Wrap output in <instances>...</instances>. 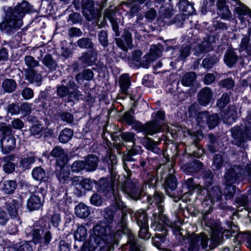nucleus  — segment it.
Returning a JSON list of instances; mask_svg holds the SVG:
<instances>
[{
	"label": "nucleus",
	"mask_w": 251,
	"mask_h": 251,
	"mask_svg": "<svg viewBox=\"0 0 251 251\" xmlns=\"http://www.w3.org/2000/svg\"><path fill=\"white\" fill-rule=\"evenodd\" d=\"M116 188L117 190H115L112 185H110L106 188V190L108 192L111 190L112 191L117 207L121 210L122 213L120 221L118 223L119 229L115 233L112 230L113 235L116 234L118 231L121 232L120 234L117 235L118 240L122 233L127 234L129 236L130 234L132 235L127 227V214L128 213L130 214L131 220L133 221H135L138 226L148 224V218L147 214L145 210H139L136 212L131 211L125 205L124 202L121 201L120 191L132 199H139L142 191L138 184L127 179L124 184L119 182Z\"/></svg>",
	"instance_id": "nucleus-1"
},
{
	"label": "nucleus",
	"mask_w": 251,
	"mask_h": 251,
	"mask_svg": "<svg viewBox=\"0 0 251 251\" xmlns=\"http://www.w3.org/2000/svg\"><path fill=\"white\" fill-rule=\"evenodd\" d=\"M120 233L118 231L113 235L110 226L104 222H100L94 227L93 234L89 241L83 244L81 251H95L96 245L100 247V251H110L112 246L117 243V235Z\"/></svg>",
	"instance_id": "nucleus-2"
},
{
	"label": "nucleus",
	"mask_w": 251,
	"mask_h": 251,
	"mask_svg": "<svg viewBox=\"0 0 251 251\" xmlns=\"http://www.w3.org/2000/svg\"><path fill=\"white\" fill-rule=\"evenodd\" d=\"M148 201L151 205L154 203L156 206V209L154 210V212L153 214L154 219L151 226L155 230H162L165 226H168L171 228H174L175 231H179V227H174V226L175 224L171 222L166 216L163 214L164 207L162 204L163 200L160 194L158 192L155 193L152 197L148 198Z\"/></svg>",
	"instance_id": "nucleus-3"
},
{
	"label": "nucleus",
	"mask_w": 251,
	"mask_h": 251,
	"mask_svg": "<svg viewBox=\"0 0 251 251\" xmlns=\"http://www.w3.org/2000/svg\"><path fill=\"white\" fill-rule=\"evenodd\" d=\"M247 175H243L245 171L238 166H234L233 168L227 170L225 175V183L226 185L225 191V197L226 199H230L235 193V187L232 184L237 181H239L247 178L251 180V169L249 167L247 168Z\"/></svg>",
	"instance_id": "nucleus-4"
},
{
	"label": "nucleus",
	"mask_w": 251,
	"mask_h": 251,
	"mask_svg": "<svg viewBox=\"0 0 251 251\" xmlns=\"http://www.w3.org/2000/svg\"><path fill=\"white\" fill-rule=\"evenodd\" d=\"M134 113V110L131 109L129 111L125 113L123 119L128 125H131L135 124L134 128L136 130L139 132H143L146 135H152L161 130V124L159 122L153 121L144 125L134 120V117L132 116Z\"/></svg>",
	"instance_id": "nucleus-5"
},
{
	"label": "nucleus",
	"mask_w": 251,
	"mask_h": 251,
	"mask_svg": "<svg viewBox=\"0 0 251 251\" xmlns=\"http://www.w3.org/2000/svg\"><path fill=\"white\" fill-rule=\"evenodd\" d=\"M24 61L27 68L24 69L25 75L26 79L30 82L34 81L38 82L41 80V75L38 74L34 68L39 65V62L30 55H26L24 58Z\"/></svg>",
	"instance_id": "nucleus-6"
},
{
	"label": "nucleus",
	"mask_w": 251,
	"mask_h": 251,
	"mask_svg": "<svg viewBox=\"0 0 251 251\" xmlns=\"http://www.w3.org/2000/svg\"><path fill=\"white\" fill-rule=\"evenodd\" d=\"M11 132L10 128L8 126H3L1 128L0 147L4 153L13 150L16 146L15 139Z\"/></svg>",
	"instance_id": "nucleus-7"
},
{
	"label": "nucleus",
	"mask_w": 251,
	"mask_h": 251,
	"mask_svg": "<svg viewBox=\"0 0 251 251\" xmlns=\"http://www.w3.org/2000/svg\"><path fill=\"white\" fill-rule=\"evenodd\" d=\"M30 235L32 237V242L34 245H39L40 248H44L47 246L51 241L52 237L50 231H46L44 233L42 229H33Z\"/></svg>",
	"instance_id": "nucleus-8"
},
{
	"label": "nucleus",
	"mask_w": 251,
	"mask_h": 251,
	"mask_svg": "<svg viewBox=\"0 0 251 251\" xmlns=\"http://www.w3.org/2000/svg\"><path fill=\"white\" fill-rule=\"evenodd\" d=\"M188 251H198L200 245L203 249L207 248L208 245V236L204 234H192L188 236Z\"/></svg>",
	"instance_id": "nucleus-9"
},
{
	"label": "nucleus",
	"mask_w": 251,
	"mask_h": 251,
	"mask_svg": "<svg viewBox=\"0 0 251 251\" xmlns=\"http://www.w3.org/2000/svg\"><path fill=\"white\" fill-rule=\"evenodd\" d=\"M234 1L237 4L235 8V13L243 27L246 26L251 20V10L239 0H234Z\"/></svg>",
	"instance_id": "nucleus-10"
},
{
	"label": "nucleus",
	"mask_w": 251,
	"mask_h": 251,
	"mask_svg": "<svg viewBox=\"0 0 251 251\" xmlns=\"http://www.w3.org/2000/svg\"><path fill=\"white\" fill-rule=\"evenodd\" d=\"M222 191L218 186H214L210 189L208 192L205 200L202 202V205L203 207L206 206L209 204V202L211 204H210L208 210L206 209L204 210V214H207L209 213L212 210V205L220 200L222 197Z\"/></svg>",
	"instance_id": "nucleus-11"
},
{
	"label": "nucleus",
	"mask_w": 251,
	"mask_h": 251,
	"mask_svg": "<svg viewBox=\"0 0 251 251\" xmlns=\"http://www.w3.org/2000/svg\"><path fill=\"white\" fill-rule=\"evenodd\" d=\"M23 25L22 19L10 10L6 15L5 20L0 24L2 30H9L11 28L20 27Z\"/></svg>",
	"instance_id": "nucleus-12"
},
{
	"label": "nucleus",
	"mask_w": 251,
	"mask_h": 251,
	"mask_svg": "<svg viewBox=\"0 0 251 251\" xmlns=\"http://www.w3.org/2000/svg\"><path fill=\"white\" fill-rule=\"evenodd\" d=\"M231 132L232 137L239 144L245 140H251V123H248L244 129L235 126L231 128Z\"/></svg>",
	"instance_id": "nucleus-13"
},
{
	"label": "nucleus",
	"mask_w": 251,
	"mask_h": 251,
	"mask_svg": "<svg viewBox=\"0 0 251 251\" xmlns=\"http://www.w3.org/2000/svg\"><path fill=\"white\" fill-rule=\"evenodd\" d=\"M211 229V239L212 244L210 245L211 248H214L218 246L222 241L224 234L225 236H229L231 234L228 230H223V229L218 225H215L210 226Z\"/></svg>",
	"instance_id": "nucleus-14"
},
{
	"label": "nucleus",
	"mask_w": 251,
	"mask_h": 251,
	"mask_svg": "<svg viewBox=\"0 0 251 251\" xmlns=\"http://www.w3.org/2000/svg\"><path fill=\"white\" fill-rule=\"evenodd\" d=\"M77 88L75 83L72 77H68L67 86L64 84L58 85L56 86V94L60 98H64L69 96L70 89L74 90Z\"/></svg>",
	"instance_id": "nucleus-15"
},
{
	"label": "nucleus",
	"mask_w": 251,
	"mask_h": 251,
	"mask_svg": "<svg viewBox=\"0 0 251 251\" xmlns=\"http://www.w3.org/2000/svg\"><path fill=\"white\" fill-rule=\"evenodd\" d=\"M44 198V195L42 193H36L31 195L27 200V208L30 211L39 209L43 204Z\"/></svg>",
	"instance_id": "nucleus-16"
},
{
	"label": "nucleus",
	"mask_w": 251,
	"mask_h": 251,
	"mask_svg": "<svg viewBox=\"0 0 251 251\" xmlns=\"http://www.w3.org/2000/svg\"><path fill=\"white\" fill-rule=\"evenodd\" d=\"M11 10L21 19L25 16V14L34 12L32 6L25 0H23L18 3L14 9Z\"/></svg>",
	"instance_id": "nucleus-17"
},
{
	"label": "nucleus",
	"mask_w": 251,
	"mask_h": 251,
	"mask_svg": "<svg viewBox=\"0 0 251 251\" xmlns=\"http://www.w3.org/2000/svg\"><path fill=\"white\" fill-rule=\"evenodd\" d=\"M83 14L89 21L92 20L96 16L94 2L92 0H83L82 2Z\"/></svg>",
	"instance_id": "nucleus-18"
},
{
	"label": "nucleus",
	"mask_w": 251,
	"mask_h": 251,
	"mask_svg": "<svg viewBox=\"0 0 251 251\" xmlns=\"http://www.w3.org/2000/svg\"><path fill=\"white\" fill-rule=\"evenodd\" d=\"M124 40L125 43L120 38L115 39L116 45L123 50H127L132 47V34L126 28L125 31Z\"/></svg>",
	"instance_id": "nucleus-19"
},
{
	"label": "nucleus",
	"mask_w": 251,
	"mask_h": 251,
	"mask_svg": "<svg viewBox=\"0 0 251 251\" xmlns=\"http://www.w3.org/2000/svg\"><path fill=\"white\" fill-rule=\"evenodd\" d=\"M213 93L211 90L208 87H204L198 93V100L200 104L203 106H206L212 98Z\"/></svg>",
	"instance_id": "nucleus-20"
},
{
	"label": "nucleus",
	"mask_w": 251,
	"mask_h": 251,
	"mask_svg": "<svg viewBox=\"0 0 251 251\" xmlns=\"http://www.w3.org/2000/svg\"><path fill=\"white\" fill-rule=\"evenodd\" d=\"M221 115L225 123L231 124L237 117L238 114L236 107L233 105L229 106L226 112H223Z\"/></svg>",
	"instance_id": "nucleus-21"
},
{
	"label": "nucleus",
	"mask_w": 251,
	"mask_h": 251,
	"mask_svg": "<svg viewBox=\"0 0 251 251\" xmlns=\"http://www.w3.org/2000/svg\"><path fill=\"white\" fill-rule=\"evenodd\" d=\"M160 18L165 24L170 25L172 23V21L169 20L174 14V10L172 6H162L160 9Z\"/></svg>",
	"instance_id": "nucleus-22"
},
{
	"label": "nucleus",
	"mask_w": 251,
	"mask_h": 251,
	"mask_svg": "<svg viewBox=\"0 0 251 251\" xmlns=\"http://www.w3.org/2000/svg\"><path fill=\"white\" fill-rule=\"evenodd\" d=\"M117 251H140V249L133 235L130 234L129 236L128 243L123 245Z\"/></svg>",
	"instance_id": "nucleus-23"
},
{
	"label": "nucleus",
	"mask_w": 251,
	"mask_h": 251,
	"mask_svg": "<svg viewBox=\"0 0 251 251\" xmlns=\"http://www.w3.org/2000/svg\"><path fill=\"white\" fill-rule=\"evenodd\" d=\"M56 163L58 165L59 167V169H56V176L60 181H65L68 179L70 175V172L68 170L67 168H66L64 165V163L63 161L60 163L59 161V159H57Z\"/></svg>",
	"instance_id": "nucleus-24"
},
{
	"label": "nucleus",
	"mask_w": 251,
	"mask_h": 251,
	"mask_svg": "<svg viewBox=\"0 0 251 251\" xmlns=\"http://www.w3.org/2000/svg\"><path fill=\"white\" fill-rule=\"evenodd\" d=\"M14 158V156L13 155H9L4 156L2 159V162L3 163L2 168L5 173L10 174L14 171L15 164L12 162Z\"/></svg>",
	"instance_id": "nucleus-25"
},
{
	"label": "nucleus",
	"mask_w": 251,
	"mask_h": 251,
	"mask_svg": "<svg viewBox=\"0 0 251 251\" xmlns=\"http://www.w3.org/2000/svg\"><path fill=\"white\" fill-rule=\"evenodd\" d=\"M80 61L87 66H91L97 60V53L94 51H89L84 53L80 57Z\"/></svg>",
	"instance_id": "nucleus-26"
},
{
	"label": "nucleus",
	"mask_w": 251,
	"mask_h": 251,
	"mask_svg": "<svg viewBox=\"0 0 251 251\" xmlns=\"http://www.w3.org/2000/svg\"><path fill=\"white\" fill-rule=\"evenodd\" d=\"M144 16L142 14L138 15L135 23L132 25H129L126 27V28L129 31H135V34H136L138 31H145L146 29L144 26V24L142 22Z\"/></svg>",
	"instance_id": "nucleus-27"
},
{
	"label": "nucleus",
	"mask_w": 251,
	"mask_h": 251,
	"mask_svg": "<svg viewBox=\"0 0 251 251\" xmlns=\"http://www.w3.org/2000/svg\"><path fill=\"white\" fill-rule=\"evenodd\" d=\"M114 14L115 13L112 10L107 9L104 11V17L109 19L111 24L113 30L115 32L116 36H119L120 32L119 31V25L118 23L113 17Z\"/></svg>",
	"instance_id": "nucleus-28"
},
{
	"label": "nucleus",
	"mask_w": 251,
	"mask_h": 251,
	"mask_svg": "<svg viewBox=\"0 0 251 251\" xmlns=\"http://www.w3.org/2000/svg\"><path fill=\"white\" fill-rule=\"evenodd\" d=\"M178 8L180 11L186 13L187 15L193 14L196 11L193 4L187 0H180L178 4Z\"/></svg>",
	"instance_id": "nucleus-29"
},
{
	"label": "nucleus",
	"mask_w": 251,
	"mask_h": 251,
	"mask_svg": "<svg viewBox=\"0 0 251 251\" xmlns=\"http://www.w3.org/2000/svg\"><path fill=\"white\" fill-rule=\"evenodd\" d=\"M76 215L80 218L87 217L90 213V209L85 204L79 203L75 208Z\"/></svg>",
	"instance_id": "nucleus-30"
},
{
	"label": "nucleus",
	"mask_w": 251,
	"mask_h": 251,
	"mask_svg": "<svg viewBox=\"0 0 251 251\" xmlns=\"http://www.w3.org/2000/svg\"><path fill=\"white\" fill-rule=\"evenodd\" d=\"M176 178L172 174L168 175L164 182V188L166 192L169 194V190H175L177 187Z\"/></svg>",
	"instance_id": "nucleus-31"
},
{
	"label": "nucleus",
	"mask_w": 251,
	"mask_h": 251,
	"mask_svg": "<svg viewBox=\"0 0 251 251\" xmlns=\"http://www.w3.org/2000/svg\"><path fill=\"white\" fill-rule=\"evenodd\" d=\"M119 84L122 93L126 94L130 86V77L128 74H123L119 79Z\"/></svg>",
	"instance_id": "nucleus-32"
},
{
	"label": "nucleus",
	"mask_w": 251,
	"mask_h": 251,
	"mask_svg": "<svg viewBox=\"0 0 251 251\" xmlns=\"http://www.w3.org/2000/svg\"><path fill=\"white\" fill-rule=\"evenodd\" d=\"M98 162V159L96 156L90 155L88 156L85 163V169L88 171H93L96 170Z\"/></svg>",
	"instance_id": "nucleus-33"
},
{
	"label": "nucleus",
	"mask_w": 251,
	"mask_h": 251,
	"mask_svg": "<svg viewBox=\"0 0 251 251\" xmlns=\"http://www.w3.org/2000/svg\"><path fill=\"white\" fill-rule=\"evenodd\" d=\"M238 57L236 53L231 50H228L224 57L225 63L229 67H231L237 62Z\"/></svg>",
	"instance_id": "nucleus-34"
},
{
	"label": "nucleus",
	"mask_w": 251,
	"mask_h": 251,
	"mask_svg": "<svg viewBox=\"0 0 251 251\" xmlns=\"http://www.w3.org/2000/svg\"><path fill=\"white\" fill-rule=\"evenodd\" d=\"M73 182L75 185H76L77 182H79L81 188L88 191L92 190L93 188V183L89 179H84L80 180L79 177H74L73 178Z\"/></svg>",
	"instance_id": "nucleus-35"
},
{
	"label": "nucleus",
	"mask_w": 251,
	"mask_h": 251,
	"mask_svg": "<svg viewBox=\"0 0 251 251\" xmlns=\"http://www.w3.org/2000/svg\"><path fill=\"white\" fill-rule=\"evenodd\" d=\"M87 236V231L83 226H79L74 233L75 239L79 241H84Z\"/></svg>",
	"instance_id": "nucleus-36"
},
{
	"label": "nucleus",
	"mask_w": 251,
	"mask_h": 251,
	"mask_svg": "<svg viewBox=\"0 0 251 251\" xmlns=\"http://www.w3.org/2000/svg\"><path fill=\"white\" fill-rule=\"evenodd\" d=\"M144 145L148 150L156 153L159 152L160 150L157 146L158 143L155 142L152 139L146 136L144 141Z\"/></svg>",
	"instance_id": "nucleus-37"
},
{
	"label": "nucleus",
	"mask_w": 251,
	"mask_h": 251,
	"mask_svg": "<svg viewBox=\"0 0 251 251\" xmlns=\"http://www.w3.org/2000/svg\"><path fill=\"white\" fill-rule=\"evenodd\" d=\"M21 206L16 200H12L8 201L7 204V208L11 217H16L17 215V209Z\"/></svg>",
	"instance_id": "nucleus-38"
},
{
	"label": "nucleus",
	"mask_w": 251,
	"mask_h": 251,
	"mask_svg": "<svg viewBox=\"0 0 251 251\" xmlns=\"http://www.w3.org/2000/svg\"><path fill=\"white\" fill-rule=\"evenodd\" d=\"M16 86V81L12 79H6L2 84V87L4 91L8 93H11L15 91Z\"/></svg>",
	"instance_id": "nucleus-39"
},
{
	"label": "nucleus",
	"mask_w": 251,
	"mask_h": 251,
	"mask_svg": "<svg viewBox=\"0 0 251 251\" xmlns=\"http://www.w3.org/2000/svg\"><path fill=\"white\" fill-rule=\"evenodd\" d=\"M196 78V75L194 72L187 73L185 74L181 79V83L185 86H190Z\"/></svg>",
	"instance_id": "nucleus-40"
},
{
	"label": "nucleus",
	"mask_w": 251,
	"mask_h": 251,
	"mask_svg": "<svg viewBox=\"0 0 251 251\" xmlns=\"http://www.w3.org/2000/svg\"><path fill=\"white\" fill-rule=\"evenodd\" d=\"M73 135V131L71 129L66 128L60 132L58 140L62 143H66L71 139Z\"/></svg>",
	"instance_id": "nucleus-41"
},
{
	"label": "nucleus",
	"mask_w": 251,
	"mask_h": 251,
	"mask_svg": "<svg viewBox=\"0 0 251 251\" xmlns=\"http://www.w3.org/2000/svg\"><path fill=\"white\" fill-rule=\"evenodd\" d=\"M2 189L6 194L13 193L17 187V183L14 180H7L3 182Z\"/></svg>",
	"instance_id": "nucleus-42"
},
{
	"label": "nucleus",
	"mask_w": 251,
	"mask_h": 251,
	"mask_svg": "<svg viewBox=\"0 0 251 251\" xmlns=\"http://www.w3.org/2000/svg\"><path fill=\"white\" fill-rule=\"evenodd\" d=\"M35 162V157L33 155H27L26 156L22 158L20 161V165L24 169H27L30 167V165Z\"/></svg>",
	"instance_id": "nucleus-43"
},
{
	"label": "nucleus",
	"mask_w": 251,
	"mask_h": 251,
	"mask_svg": "<svg viewBox=\"0 0 251 251\" xmlns=\"http://www.w3.org/2000/svg\"><path fill=\"white\" fill-rule=\"evenodd\" d=\"M185 184L188 190L189 191V192H186L184 194L183 197L185 196L186 198L187 197V195H190L191 194L192 191H194L196 189H198V190L200 191L201 190V186L198 184H195L194 182V179L193 178H188L186 181Z\"/></svg>",
	"instance_id": "nucleus-44"
},
{
	"label": "nucleus",
	"mask_w": 251,
	"mask_h": 251,
	"mask_svg": "<svg viewBox=\"0 0 251 251\" xmlns=\"http://www.w3.org/2000/svg\"><path fill=\"white\" fill-rule=\"evenodd\" d=\"M211 50L210 43L206 41H203L201 45H198L197 48L195 49V54L198 56L205 51H208Z\"/></svg>",
	"instance_id": "nucleus-45"
},
{
	"label": "nucleus",
	"mask_w": 251,
	"mask_h": 251,
	"mask_svg": "<svg viewBox=\"0 0 251 251\" xmlns=\"http://www.w3.org/2000/svg\"><path fill=\"white\" fill-rule=\"evenodd\" d=\"M249 38L247 36L244 37L241 41L240 46L241 52L246 50L247 55H251V45L249 44Z\"/></svg>",
	"instance_id": "nucleus-46"
},
{
	"label": "nucleus",
	"mask_w": 251,
	"mask_h": 251,
	"mask_svg": "<svg viewBox=\"0 0 251 251\" xmlns=\"http://www.w3.org/2000/svg\"><path fill=\"white\" fill-rule=\"evenodd\" d=\"M140 230L139 231V237L143 239L147 240L151 237V234L148 231V224L139 226Z\"/></svg>",
	"instance_id": "nucleus-47"
},
{
	"label": "nucleus",
	"mask_w": 251,
	"mask_h": 251,
	"mask_svg": "<svg viewBox=\"0 0 251 251\" xmlns=\"http://www.w3.org/2000/svg\"><path fill=\"white\" fill-rule=\"evenodd\" d=\"M33 178L37 180H43L46 176L45 171L41 167L34 168L32 172Z\"/></svg>",
	"instance_id": "nucleus-48"
},
{
	"label": "nucleus",
	"mask_w": 251,
	"mask_h": 251,
	"mask_svg": "<svg viewBox=\"0 0 251 251\" xmlns=\"http://www.w3.org/2000/svg\"><path fill=\"white\" fill-rule=\"evenodd\" d=\"M43 63L51 70H55L56 68V64L50 55H46L43 58Z\"/></svg>",
	"instance_id": "nucleus-49"
},
{
	"label": "nucleus",
	"mask_w": 251,
	"mask_h": 251,
	"mask_svg": "<svg viewBox=\"0 0 251 251\" xmlns=\"http://www.w3.org/2000/svg\"><path fill=\"white\" fill-rule=\"evenodd\" d=\"M219 117L217 114H213L208 116L207 124L210 129L213 128L218 124Z\"/></svg>",
	"instance_id": "nucleus-50"
},
{
	"label": "nucleus",
	"mask_w": 251,
	"mask_h": 251,
	"mask_svg": "<svg viewBox=\"0 0 251 251\" xmlns=\"http://www.w3.org/2000/svg\"><path fill=\"white\" fill-rule=\"evenodd\" d=\"M208 115L209 113L207 111H203L199 113L197 117V121L200 126H203L204 125L207 123Z\"/></svg>",
	"instance_id": "nucleus-51"
},
{
	"label": "nucleus",
	"mask_w": 251,
	"mask_h": 251,
	"mask_svg": "<svg viewBox=\"0 0 251 251\" xmlns=\"http://www.w3.org/2000/svg\"><path fill=\"white\" fill-rule=\"evenodd\" d=\"M85 163L83 161H75L71 165V169L73 172H79L85 169Z\"/></svg>",
	"instance_id": "nucleus-52"
},
{
	"label": "nucleus",
	"mask_w": 251,
	"mask_h": 251,
	"mask_svg": "<svg viewBox=\"0 0 251 251\" xmlns=\"http://www.w3.org/2000/svg\"><path fill=\"white\" fill-rule=\"evenodd\" d=\"M50 154L52 156L62 159L66 157L64 151L59 147H55L51 151Z\"/></svg>",
	"instance_id": "nucleus-53"
},
{
	"label": "nucleus",
	"mask_w": 251,
	"mask_h": 251,
	"mask_svg": "<svg viewBox=\"0 0 251 251\" xmlns=\"http://www.w3.org/2000/svg\"><path fill=\"white\" fill-rule=\"evenodd\" d=\"M229 97L227 93L223 94L222 97L217 100V105L220 108H223L229 101Z\"/></svg>",
	"instance_id": "nucleus-54"
},
{
	"label": "nucleus",
	"mask_w": 251,
	"mask_h": 251,
	"mask_svg": "<svg viewBox=\"0 0 251 251\" xmlns=\"http://www.w3.org/2000/svg\"><path fill=\"white\" fill-rule=\"evenodd\" d=\"M217 61V59L215 58H206L203 59L202 65L203 68L209 69L211 68Z\"/></svg>",
	"instance_id": "nucleus-55"
},
{
	"label": "nucleus",
	"mask_w": 251,
	"mask_h": 251,
	"mask_svg": "<svg viewBox=\"0 0 251 251\" xmlns=\"http://www.w3.org/2000/svg\"><path fill=\"white\" fill-rule=\"evenodd\" d=\"M132 5L129 11L127 13L131 18L135 16L141 9L140 4L134 3L130 4L128 7Z\"/></svg>",
	"instance_id": "nucleus-56"
},
{
	"label": "nucleus",
	"mask_w": 251,
	"mask_h": 251,
	"mask_svg": "<svg viewBox=\"0 0 251 251\" xmlns=\"http://www.w3.org/2000/svg\"><path fill=\"white\" fill-rule=\"evenodd\" d=\"M43 129V126L41 124H35L33 125L30 129L31 134L33 136H40V133Z\"/></svg>",
	"instance_id": "nucleus-57"
},
{
	"label": "nucleus",
	"mask_w": 251,
	"mask_h": 251,
	"mask_svg": "<svg viewBox=\"0 0 251 251\" xmlns=\"http://www.w3.org/2000/svg\"><path fill=\"white\" fill-rule=\"evenodd\" d=\"M77 44L78 46L81 48H89L92 46L91 41L86 38H82L78 40Z\"/></svg>",
	"instance_id": "nucleus-58"
},
{
	"label": "nucleus",
	"mask_w": 251,
	"mask_h": 251,
	"mask_svg": "<svg viewBox=\"0 0 251 251\" xmlns=\"http://www.w3.org/2000/svg\"><path fill=\"white\" fill-rule=\"evenodd\" d=\"M223 164V160L220 154H216L213 158V167L214 169H219Z\"/></svg>",
	"instance_id": "nucleus-59"
},
{
	"label": "nucleus",
	"mask_w": 251,
	"mask_h": 251,
	"mask_svg": "<svg viewBox=\"0 0 251 251\" xmlns=\"http://www.w3.org/2000/svg\"><path fill=\"white\" fill-rule=\"evenodd\" d=\"M161 51L160 49L156 46H152L150 50V56L152 60L155 59L160 56Z\"/></svg>",
	"instance_id": "nucleus-60"
},
{
	"label": "nucleus",
	"mask_w": 251,
	"mask_h": 251,
	"mask_svg": "<svg viewBox=\"0 0 251 251\" xmlns=\"http://www.w3.org/2000/svg\"><path fill=\"white\" fill-rule=\"evenodd\" d=\"M164 237L160 234H155V237L152 238V243L153 245L158 249H161L162 243L164 242Z\"/></svg>",
	"instance_id": "nucleus-61"
},
{
	"label": "nucleus",
	"mask_w": 251,
	"mask_h": 251,
	"mask_svg": "<svg viewBox=\"0 0 251 251\" xmlns=\"http://www.w3.org/2000/svg\"><path fill=\"white\" fill-rule=\"evenodd\" d=\"M99 40L102 46L105 47L108 45L107 34L106 31L101 30L99 33Z\"/></svg>",
	"instance_id": "nucleus-62"
},
{
	"label": "nucleus",
	"mask_w": 251,
	"mask_h": 251,
	"mask_svg": "<svg viewBox=\"0 0 251 251\" xmlns=\"http://www.w3.org/2000/svg\"><path fill=\"white\" fill-rule=\"evenodd\" d=\"M50 221L53 226L57 227L61 222V217L59 213L57 212H53L50 215Z\"/></svg>",
	"instance_id": "nucleus-63"
},
{
	"label": "nucleus",
	"mask_w": 251,
	"mask_h": 251,
	"mask_svg": "<svg viewBox=\"0 0 251 251\" xmlns=\"http://www.w3.org/2000/svg\"><path fill=\"white\" fill-rule=\"evenodd\" d=\"M33 247L29 242H25L16 247L15 251H32Z\"/></svg>",
	"instance_id": "nucleus-64"
}]
</instances>
